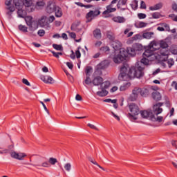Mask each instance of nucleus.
Listing matches in <instances>:
<instances>
[{
  "mask_svg": "<svg viewBox=\"0 0 177 177\" xmlns=\"http://www.w3.org/2000/svg\"><path fill=\"white\" fill-rule=\"evenodd\" d=\"M143 67L139 66V62H137L136 66H133L129 68V72L127 67L125 66H122L118 78L120 81H127L128 78H140L143 77Z\"/></svg>",
  "mask_w": 177,
  "mask_h": 177,
  "instance_id": "nucleus-1",
  "label": "nucleus"
},
{
  "mask_svg": "<svg viewBox=\"0 0 177 177\" xmlns=\"http://www.w3.org/2000/svg\"><path fill=\"white\" fill-rule=\"evenodd\" d=\"M162 106H164V103L158 102L153 106V111H141L140 112L141 117L142 118H149L151 121H153V122H162L164 118L162 116H158V114H161L162 113L163 109Z\"/></svg>",
  "mask_w": 177,
  "mask_h": 177,
  "instance_id": "nucleus-2",
  "label": "nucleus"
},
{
  "mask_svg": "<svg viewBox=\"0 0 177 177\" xmlns=\"http://www.w3.org/2000/svg\"><path fill=\"white\" fill-rule=\"evenodd\" d=\"M129 118L130 120H133L134 121L138 120V115H139L140 113V111L139 110V106L135 103H131L129 105Z\"/></svg>",
  "mask_w": 177,
  "mask_h": 177,
  "instance_id": "nucleus-3",
  "label": "nucleus"
},
{
  "mask_svg": "<svg viewBox=\"0 0 177 177\" xmlns=\"http://www.w3.org/2000/svg\"><path fill=\"white\" fill-rule=\"evenodd\" d=\"M119 53L117 54L115 53V55H114L113 60L114 63H121V62H124L127 57H128V50L125 48H120Z\"/></svg>",
  "mask_w": 177,
  "mask_h": 177,
  "instance_id": "nucleus-4",
  "label": "nucleus"
},
{
  "mask_svg": "<svg viewBox=\"0 0 177 177\" xmlns=\"http://www.w3.org/2000/svg\"><path fill=\"white\" fill-rule=\"evenodd\" d=\"M5 5H6V10H8L6 12V15L8 17V19L9 20H10L12 19V15H13V12H15V10H16V8H15L14 6H11L12 5V0H6L5 2Z\"/></svg>",
  "mask_w": 177,
  "mask_h": 177,
  "instance_id": "nucleus-5",
  "label": "nucleus"
},
{
  "mask_svg": "<svg viewBox=\"0 0 177 177\" xmlns=\"http://www.w3.org/2000/svg\"><path fill=\"white\" fill-rule=\"evenodd\" d=\"M110 86V82L105 81L104 83L101 85L100 91L97 92V96H100V97H104V96H107L109 95V91H107L106 89H107Z\"/></svg>",
  "mask_w": 177,
  "mask_h": 177,
  "instance_id": "nucleus-6",
  "label": "nucleus"
},
{
  "mask_svg": "<svg viewBox=\"0 0 177 177\" xmlns=\"http://www.w3.org/2000/svg\"><path fill=\"white\" fill-rule=\"evenodd\" d=\"M23 3L29 13L35 10V6H34L32 0H23Z\"/></svg>",
  "mask_w": 177,
  "mask_h": 177,
  "instance_id": "nucleus-7",
  "label": "nucleus"
},
{
  "mask_svg": "<svg viewBox=\"0 0 177 177\" xmlns=\"http://www.w3.org/2000/svg\"><path fill=\"white\" fill-rule=\"evenodd\" d=\"M10 156L12 157V158L22 161V160H24L25 157H27V154L23 152L12 151L10 152Z\"/></svg>",
  "mask_w": 177,
  "mask_h": 177,
  "instance_id": "nucleus-8",
  "label": "nucleus"
},
{
  "mask_svg": "<svg viewBox=\"0 0 177 177\" xmlns=\"http://www.w3.org/2000/svg\"><path fill=\"white\" fill-rule=\"evenodd\" d=\"M57 6L56 5V3L55 1L50 0L47 2V6L46 8V12L47 13H53L55 12V9L56 8Z\"/></svg>",
  "mask_w": 177,
  "mask_h": 177,
  "instance_id": "nucleus-9",
  "label": "nucleus"
},
{
  "mask_svg": "<svg viewBox=\"0 0 177 177\" xmlns=\"http://www.w3.org/2000/svg\"><path fill=\"white\" fill-rule=\"evenodd\" d=\"M118 0H113L111 3L106 6V10L103 12V15H109V13H113V12H115L117 8H113V5L117 3Z\"/></svg>",
  "mask_w": 177,
  "mask_h": 177,
  "instance_id": "nucleus-10",
  "label": "nucleus"
},
{
  "mask_svg": "<svg viewBox=\"0 0 177 177\" xmlns=\"http://www.w3.org/2000/svg\"><path fill=\"white\" fill-rule=\"evenodd\" d=\"M39 24L40 27H46V28H50V25L49 24V21L46 16H43L39 19Z\"/></svg>",
  "mask_w": 177,
  "mask_h": 177,
  "instance_id": "nucleus-11",
  "label": "nucleus"
},
{
  "mask_svg": "<svg viewBox=\"0 0 177 177\" xmlns=\"http://www.w3.org/2000/svg\"><path fill=\"white\" fill-rule=\"evenodd\" d=\"M127 2H128V0H118L117 3L118 9H120V10H127L128 9Z\"/></svg>",
  "mask_w": 177,
  "mask_h": 177,
  "instance_id": "nucleus-12",
  "label": "nucleus"
},
{
  "mask_svg": "<svg viewBox=\"0 0 177 177\" xmlns=\"http://www.w3.org/2000/svg\"><path fill=\"white\" fill-rule=\"evenodd\" d=\"M92 83L95 86H99L100 85V88L102 87V85L104 84V82H103V78L100 76L95 77L92 81Z\"/></svg>",
  "mask_w": 177,
  "mask_h": 177,
  "instance_id": "nucleus-13",
  "label": "nucleus"
},
{
  "mask_svg": "<svg viewBox=\"0 0 177 177\" xmlns=\"http://www.w3.org/2000/svg\"><path fill=\"white\" fill-rule=\"evenodd\" d=\"M110 45L113 49H114L115 52L120 50L122 46L121 42L118 39H115V41L110 43Z\"/></svg>",
  "mask_w": 177,
  "mask_h": 177,
  "instance_id": "nucleus-14",
  "label": "nucleus"
},
{
  "mask_svg": "<svg viewBox=\"0 0 177 177\" xmlns=\"http://www.w3.org/2000/svg\"><path fill=\"white\" fill-rule=\"evenodd\" d=\"M99 15H100V10H91L86 14V19H93V17H96V16H99Z\"/></svg>",
  "mask_w": 177,
  "mask_h": 177,
  "instance_id": "nucleus-15",
  "label": "nucleus"
},
{
  "mask_svg": "<svg viewBox=\"0 0 177 177\" xmlns=\"http://www.w3.org/2000/svg\"><path fill=\"white\" fill-rule=\"evenodd\" d=\"M149 46L151 48V49L154 52H156V50H160V44L156 41H151Z\"/></svg>",
  "mask_w": 177,
  "mask_h": 177,
  "instance_id": "nucleus-16",
  "label": "nucleus"
},
{
  "mask_svg": "<svg viewBox=\"0 0 177 177\" xmlns=\"http://www.w3.org/2000/svg\"><path fill=\"white\" fill-rule=\"evenodd\" d=\"M40 80H41V81H43V82H45V84H53V82H55V80H53V78H52V77L50 76H44V75H41L40 77Z\"/></svg>",
  "mask_w": 177,
  "mask_h": 177,
  "instance_id": "nucleus-17",
  "label": "nucleus"
},
{
  "mask_svg": "<svg viewBox=\"0 0 177 177\" xmlns=\"http://www.w3.org/2000/svg\"><path fill=\"white\" fill-rule=\"evenodd\" d=\"M151 56H154L153 51L151 49L149 46H148L147 48L143 53V57H151Z\"/></svg>",
  "mask_w": 177,
  "mask_h": 177,
  "instance_id": "nucleus-18",
  "label": "nucleus"
},
{
  "mask_svg": "<svg viewBox=\"0 0 177 177\" xmlns=\"http://www.w3.org/2000/svg\"><path fill=\"white\" fill-rule=\"evenodd\" d=\"M106 38L109 39L110 44H111L115 40V34H114L111 30H108L106 32Z\"/></svg>",
  "mask_w": 177,
  "mask_h": 177,
  "instance_id": "nucleus-19",
  "label": "nucleus"
},
{
  "mask_svg": "<svg viewBox=\"0 0 177 177\" xmlns=\"http://www.w3.org/2000/svg\"><path fill=\"white\" fill-rule=\"evenodd\" d=\"M93 37L96 39H102V31L99 28H96L93 32Z\"/></svg>",
  "mask_w": 177,
  "mask_h": 177,
  "instance_id": "nucleus-20",
  "label": "nucleus"
},
{
  "mask_svg": "<svg viewBox=\"0 0 177 177\" xmlns=\"http://www.w3.org/2000/svg\"><path fill=\"white\" fill-rule=\"evenodd\" d=\"M13 3L16 9H23V6H24L23 1L21 0H13Z\"/></svg>",
  "mask_w": 177,
  "mask_h": 177,
  "instance_id": "nucleus-21",
  "label": "nucleus"
},
{
  "mask_svg": "<svg viewBox=\"0 0 177 177\" xmlns=\"http://www.w3.org/2000/svg\"><path fill=\"white\" fill-rule=\"evenodd\" d=\"M112 20L115 23H120V24L125 23V21H127V19H125L124 17H120V16L114 17L113 18H112Z\"/></svg>",
  "mask_w": 177,
  "mask_h": 177,
  "instance_id": "nucleus-22",
  "label": "nucleus"
},
{
  "mask_svg": "<svg viewBox=\"0 0 177 177\" xmlns=\"http://www.w3.org/2000/svg\"><path fill=\"white\" fill-rule=\"evenodd\" d=\"M102 64H103V63H101L97 66L96 70L94 72V75H102V74H103L102 70L104 68V66H102Z\"/></svg>",
  "mask_w": 177,
  "mask_h": 177,
  "instance_id": "nucleus-23",
  "label": "nucleus"
},
{
  "mask_svg": "<svg viewBox=\"0 0 177 177\" xmlns=\"http://www.w3.org/2000/svg\"><path fill=\"white\" fill-rule=\"evenodd\" d=\"M159 46L162 48V50L165 51V55L167 53V50H168V43L165 41H161L160 43L159 44Z\"/></svg>",
  "mask_w": 177,
  "mask_h": 177,
  "instance_id": "nucleus-24",
  "label": "nucleus"
},
{
  "mask_svg": "<svg viewBox=\"0 0 177 177\" xmlns=\"http://www.w3.org/2000/svg\"><path fill=\"white\" fill-rule=\"evenodd\" d=\"M152 99L153 100H156V102H158L161 100V94L158 91H154L152 93Z\"/></svg>",
  "mask_w": 177,
  "mask_h": 177,
  "instance_id": "nucleus-25",
  "label": "nucleus"
},
{
  "mask_svg": "<svg viewBox=\"0 0 177 177\" xmlns=\"http://www.w3.org/2000/svg\"><path fill=\"white\" fill-rule=\"evenodd\" d=\"M54 12L57 17H62V16H63V11L62 10V8L59 7V6L55 7Z\"/></svg>",
  "mask_w": 177,
  "mask_h": 177,
  "instance_id": "nucleus-26",
  "label": "nucleus"
},
{
  "mask_svg": "<svg viewBox=\"0 0 177 177\" xmlns=\"http://www.w3.org/2000/svg\"><path fill=\"white\" fill-rule=\"evenodd\" d=\"M28 27L30 31H35L38 28V22L33 21Z\"/></svg>",
  "mask_w": 177,
  "mask_h": 177,
  "instance_id": "nucleus-27",
  "label": "nucleus"
},
{
  "mask_svg": "<svg viewBox=\"0 0 177 177\" xmlns=\"http://www.w3.org/2000/svg\"><path fill=\"white\" fill-rule=\"evenodd\" d=\"M162 8V3H158L153 6L149 7V10L154 11V10H160V9Z\"/></svg>",
  "mask_w": 177,
  "mask_h": 177,
  "instance_id": "nucleus-28",
  "label": "nucleus"
},
{
  "mask_svg": "<svg viewBox=\"0 0 177 177\" xmlns=\"http://www.w3.org/2000/svg\"><path fill=\"white\" fill-rule=\"evenodd\" d=\"M131 86V82H126L124 83L122 85L120 86V91L121 92H124V91H127Z\"/></svg>",
  "mask_w": 177,
  "mask_h": 177,
  "instance_id": "nucleus-29",
  "label": "nucleus"
},
{
  "mask_svg": "<svg viewBox=\"0 0 177 177\" xmlns=\"http://www.w3.org/2000/svg\"><path fill=\"white\" fill-rule=\"evenodd\" d=\"M127 54L130 55L131 56H136V51L135 50V48L132 46L131 47H127Z\"/></svg>",
  "mask_w": 177,
  "mask_h": 177,
  "instance_id": "nucleus-30",
  "label": "nucleus"
},
{
  "mask_svg": "<svg viewBox=\"0 0 177 177\" xmlns=\"http://www.w3.org/2000/svg\"><path fill=\"white\" fill-rule=\"evenodd\" d=\"M18 17H21V19H24L26 17V15H27L26 13V11L23 10V8L18 9L17 11Z\"/></svg>",
  "mask_w": 177,
  "mask_h": 177,
  "instance_id": "nucleus-31",
  "label": "nucleus"
},
{
  "mask_svg": "<svg viewBox=\"0 0 177 177\" xmlns=\"http://www.w3.org/2000/svg\"><path fill=\"white\" fill-rule=\"evenodd\" d=\"M132 46L136 52H140V50H143V46L140 44H134Z\"/></svg>",
  "mask_w": 177,
  "mask_h": 177,
  "instance_id": "nucleus-32",
  "label": "nucleus"
},
{
  "mask_svg": "<svg viewBox=\"0 0 177 177\" xmlns=\"http://www.w3.org/2000/svg\"><path fill=\"white\" fill-rule=\"evenodd\" d=\"M154 35L153 32H146L142 34V38H146V39H150Z\"/></svg>",
  "mask_w": 177,
  "mask_h": 177,
  "instance_id": "nucleus-33",
  "label": "nucleus"
},
{
  "mask_svg": "<svg viewBox=\"0 0 177 177\" xmlns=\"http://www.w3.org/2000/svg\"><path fill=\"white\" fill-rule=\"evenodd\" d=\"M157 54L158 56H168V55H169V51L167 50V53L165 54V51L160 48L159 50L157 51Z\"/></svg>",
  "mask_w": 177,
  "mask_h": 177,
  "instance_id": "nucleus-34",
  "label": "nucleus"
},
{
  "mask_svg": "<svg viewBox=\"0 0 177 177\" xmlns=\"http://www.w3.org/2000/svg\"><path fill=\"white\" fill-rule=\"evenodd\" d=\"M24 19H25V21L26 23V25L28 26H30L31 24L34 21L32 20V17H31V16H27V17L25 16Z\"/></svg>",
  "mask_w": 177,
  "mask_h": 177,
  "instance_id": "nucleus-35",
  "label": "nucleus"
},
{
  "mask_svg": "<svg viewBox=\"0 0 177 177\" xmlns=\"http://www.w3.org/2000/svg\"><path fill=\"white\" fill-rule=\"evenodd\" d=\"M19 30L21 31L22 32H28V28L27 26L20 24L18 26Z\"/></svg>",
  "mask_w": 177,
  "mask_h": 177,
  "instance_id": "nucleus-36",
  "label": "nucleus"
},
{
  "mask_svg": "<svg viewBox=\"0 0 177 177\" xmlns=\"http://www.w3.org/2000/svg\"><path fill=\"white\" fill-rule=\"evenodd\" d=\"M140 95L142 97H146L149 95V89L142 88H141Z\"/></svg>",
  "mask_w": 177,
  "mask_h": 177,
  "instance_id": "nucleus-37",
  "label": "nucleus"
},
{
  "mask_svg": "<svg viewBox=\"0 0 177 177\" xmlns=\"http://www.w3.org/2000/svg\"><path fill=\"white\" fill-rule=\"evenodd\" d=\"M138 96L132 91V93L129 96V100H131V102H135L138 100Z\"/></svg>",
  "mask_w": 177,
  "mask_h": 177,
  "instance_id": "nucleus-38",
  "label": "nucleus"
},
{
  "mask_svg": "<svg viewBox=\"0 0 177 177\" xmlns=\"http://www.w3.org/2000/svg\"><path fill=\"white\" fill-rule=\"evenodd\" d=\"M84 85H91V84H92V80H91V75H86V77L84 80V82H83Z\"/></svg>",
  "mask_w": 177,
  "mask_h": 177,
  "instance_id": "nucleus-39",
  "label": "nucleus"
},
{
  "mask_svg": "<svg viewBox=\"0 0 177 177\" xmlns=\"http://www.w3.org/2000/svg\"><path fill=\"white\" fill-rule=\"evenodd\" d=\"M142 91V88L140 87H135L133 90L132 92L135 93V94L137 96H139V95H140V92Z\"/></svg>",
  "mask_w": 177,
  "mask_h": 177,
  "instance_id": "nucleus-40",
  "label": "nucleus"
},
{
  "mask_svg": "<svg viewBox=\"0 0 177 177\" xmlns=\"http://www.w3.org/2000/svg\"><path fill=\"white\" fill-rule=\"evenodd\" d=\"M167 64H168L169 68H171L174 64H175V62L174 61V59H169L167 61H166Z\"/></svg>",
  "mask_w": 177,
  "mask_h": 177,
  "instance_id": "nucleus-41",
  "label": "nucleus"
},
{
  "mask_svg": "<svg viewBox=\"0 0 177 177\" xmlns=\"http://www.w3.org/2000/svg\"><path fill=\"white\" fill-rule=\"evenodd\" d=\"M53 48L56 50H63V46L62 44H53Z\"/></svg>",
  "mask_w": 177,
  "mask_h": 177,
  "instance_id": "nucleus-42",
  "label": "nucleus"
},
{
  "mask_svg": "<svg viewBox=\"0 0 177 177\" xmlns=\"http://www.w3.org/2000/svg\"><path fill=\"white\" fill-rule=\"evenodd\" d=\"M71 30H72V31H80V29H78V24H73L71 25Z\"/></svg>",
  "mask_w": 177,
  "mask_h": 177,
  "instance_id": "nucleus-43",
  "label": "nucleus"
},
{
  "mask_svg": "<svg viewBox=\"0 0 177 177\" xmlns=\"http://www.w3.org/2000/svg\"><path fill=\"white\" fill-rule=\"evenodd\" d=\"M100 50L104 53H109V52H110V47L107 46L101 47Z\"/></svg>",
  "mask_w": 177,
  "mask_h": 177,
  "instance_id": "nucleus-44",
  "label": "nucleus"
},
{
  "mask_svg": "<svg viewBox=\"0 0 177 177\" xmlns=\"http://www.w3.org/2000/svg\"><path fill=\"white\" fill-rule=\"evenodd\" d=\"M131 7L132 8L133 10H136L138 9V1L134 0L133 1V3L130 4Z\"/></svg>",
  "mask_w": 177,
  "mask_h": 177,
  "instance_id": "nucleus-45",
  "label": "nucleus"
},
{
  "mask_svg": "<svg viewBox=\"0 0 177 177\" xmlns=\"http://www.w3.org/2000/svg\"><path fill=\"white\" fill-rule=\"evenodd\" d=\"M48 162L51 164V165H55L57 162V159L55 158H50Z\"/></svg>",
  "mask_w": 177,
  "mask_h": 177,
  "instance_id": "nucleus-46",
  "label": "nucleus"
},
{
  "mask_svg": "<svg viewBox=\"0 0 177 177\" xmlns=\"http://www.w3.org/2000/svg\"><path fill=\"white\" fill-rule=\"evenodd\" d=\"M143 39V36H142V35L140 34H136L133 37V39H134L135 41H138V39Z\"/></svg>",
  "mask_w": 177,
  "mask_h": 177,
  "instance_id": "nucleus-47",
  "label": "nucleus"
},
{
  "mask_svg": "<svg viewBox=\"0 0 177 177\" xmlns=\"http://www.w3.org/2000/svg\"><path fill=\"white\" fill-rule=\"evenodd\" d=\"M50 52L53 54V56H54V57H56L57 59H59V56H62L63 55L62 53H56L52 50Z\"/></svg>",
  "mask_w": 177,
  "mask_h": 177,
  "instance_id": "nucleus-48",
  "label": "nucleus"
},
{
  "mask_svg": "<svg viewBox=\"0 0 177 177\" xmlns=\"http://www.w3.org/2000/svg\"><path fill=\"white\" fill-rule=\"evenodd\" d=\"M64 169L67 171V172H70L71 171V163L65 164Z\"/></svg>",
  "mask_w": 177,
  "mask_h": 177,
  "instance_id": "nucleus-49",
  "label": "nucleus"
},
{
  "mask_svg": "<svg viewBox=\"0 0 177 177\" xmlns=\"http://www.w3.org/2000/svg\"><path fill=\"white\" fill-rule=\"evenodd\" d=\"M140 63L145 64V66H147V64H149V59H147L146 57H143V58L140 61Z\"/></svg>",
  "mask_w": 177,
  "mask_h": 177,
  "instance_id": "nucleus-50",
  "label": "nucleus"
},
{
  "mask_svg": "<svg viewBox=\"0 0 177 177\" xmlns=\"http://www.w3.org/2000/svg\"><path fill=\"white\" fill-rule=\"evenodd\" d=\"M153 19H160L161 17V14L160 12H154L152 14Z\"/></svg>",
  "mask_w": 177,
  "mask_h": 177,
  "instance_id": "nucleus-51",
  "label": "nucleus"
},
{
  "mask_svg": "<svg viewBox=\"0 0 177 177\" xmlns=\"http://www.w3.org/2000/svg\"><path fill=\"white\" fill-rule=\"evenodd\" d=\"M37 35H39V37H44V35H45V30L44 29L39 30L37 32Z\"/></svg>",
  "mask_w": 177,
  "mask_h": 177,
  "instance_id": "nucleus-52",
  "label": "nucleus"
},
{
  "mask_svg": "<svg viewBox=\"0 0 177 177\" xmlns=\"http://www.w3.org/2000/svg\"><path fill=\"white\" fill-rule=\"evenodd\" d=\"M81 49V47H78L77 50L75 51V55H76V57L77 59H80V57H81V52H80V50Z\"/></svg>",
  "mask_w": 177,
  "mask_h": 177,
  "instance_id": "nucleus-53",
  "label": "nucleus"
},
{
  "mask_svg": "<svg viewBox=\"0 0 177 177\" xmlns=\"http://www.w3.org/2000/svg\"><path fill=\"white\" fill-rule=\"evenodd\" d=\"M91 71H92V67L86 66V71H85L86 75H90Z\"/></svg>",
  "mask_w": 177,
  "mask_h": 177,
  "instance_id": "nucleus-54",
  "label": "nucleus"
},
{
  "mask_svg": "<svg viewBox=\"0 0 177 177\" xmlns=\"http://www.w3.org/2000/svg\"><path fill=\"white\" fill-rule=\"evenodd\" d=\"M39 167H44V168H49L50 167V165L49 164V162H44L41 165H39Z\"/></svg>",
  "mask_w": 177,
  "mask_h": 177,
  "instance_id": "nucleus-55",
  "label": "nucleus"
},
{
  "mask_svg": "<svg viewBox=\"0 0 177 177\" xmlns=\"http://www.w3.org/2000/svg\"><path fill=\"white\" fill-rule=\"evenodd\" d=\"M138 19L142 20V19H146L147 15L145 13H138Z\"/></svg>",
  "mask_w": 177,
  "mask_h": 177,
  "instance_id": "nucleus-56",
  "label": "nucleus"
},
{
  "mask_svg": "<svg viewBox=\"0 0 177 177\" xmlns=\"http://www.w3.org/2000/svg\"><path fill=\"white\" fill-rule=\"evenodd\" d=\"M147 26V24L143 22V21H140L138 23V28H143L144 27H146Z\"/></svg>",
  "mask_w": 177,
  "mask_h": 177,
  "instance_id": "nucleus-57",
  "label": "nucleus"
},
{
  "mask_svg": "<svg viewBox=\"0 0 177 177\" xmlns=\"http://www.w3.org/2000/svg\"><path fill=\"white\" fill-rule=\"evenodd\" d=\"M133 42H135V39H133V37L131 38L128 39V40L127 41V44L128 45H131V44H133Z\"/></svg>",
  "mask_w": 177,
  "mask_h": 177,
  "instance_id": "nucleus-58",
  "label": "nucleus"
},
{
  "mask_svg": "<svg viewBox=\"0 0 177 177\" xmlns=\"http://www.w3.org/2000/svg\"><path fill=\"white\" fill-rule=\"evenodd\" d=\"M87 126H88L89 128H91V129H95V131H97V127H96V126H95V125H93V124H91V123H88V124H87Z\"/></svg>",
  "mask_w": 177,
  "mask_h": 177,
  "instance_id": "nucleus-59",
  "label": "nucleus"
},
{
  "mask_svg": "<svg viewBox=\"0 0 177 177\" xmlns=\"http://www.w3.org/2000/svg\"><path fill=\"white\" fill-rule=\"evenodd\" d=\"M22 82H23V84H24L25 85H27V86H30V82H29V81L28 80H27V79H23L22 80Z\"/></svg>",
  "mask_w": 177,
  "mask_h": 177,
  "instance_id": "nucleus-60",
  "label": "nucleus"
},
{
  "mask_svg": "<svg viewBox=\"0 0 177 177\" xmlns=\"http://www.w3.org/2000/svg\"><path fill=\"white\" fill-rule=\"evenodd\" d=\"M37 6H39V7L45 6V2L44 1H37Z\"/></svg>",
  "mask_w": 177,
  "mask_h": 177,
  "instance_id": "nucleus-61",
  "label": "nucleus"
},
{
  "mask_svg": "<svg viewBox=\"0 0 177 177\" xmlns=\"http://www.w3.org/2000/svg\"><path fill=\"white\" fill-rule=\"evenodd\" d=\"M140 9H146V3H145L143 1H141Z\"/></svg>",
  "mask_w": 177,
  "mask_h": 177,
  "instance_id": "nucleus-62",
  "label": "nucleus"
},
{
  "mask_svg": "<svg viewBox=\"0 0 177 177\" xmlns=\"http://www.w3.org/2000/svg\"><path fill=\"white\" fill-rule=\"evenodd\" d=\"M171 8L174 12H177V4L176 3H173Z\"/></svg>",
  "mask_w": 177,
  "mask_h": 177,
  "instance_id": "nucleus-63",
  "label": "nucleus"
},
{
  "mask_svg": "<svg viewBox=\"0 0 177 177\" xmlns=\"http://www.w3.org/2000/svg\"><path fill=\"white\" fill-rule=\"evenodd\" d=\"M171 86H173V88H174L176 89V91H177V82L174 81L171 83Z\"/></svg>",
  "mask_w": 177,
  "mask_h": 177,
  "instance_id": "nucleus-64",
  "label": "nucleus"
}]
</instances>
